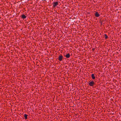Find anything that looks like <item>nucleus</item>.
I'll list each match as a JSON object with an SVG mask.
<instances>
[{"mask_svg": "<svg viewBox=\"0 0 121 121\" xmlns=\"http://www.w3.org/2000/svg\"><path fill=\"white\" fill-rule=\"evenodd\" d=\"M95 84V82L93 81H90L88 83L89 85L90 86H92Z\"/></svg>", "mask_w": 121, "mask_h": 121, "instance_id": "nucleus-1", "label": "nucleus"}, {"mask_svg": "<svg viewBox=\"0 0 121 121\" xmlns=\"http://www.w3.org/2000/svg\"><path fill=\"white\" fill-rule=\"evenodd\" d=\"M53 4V8H55L58 4V2H54Z\"/></svg>", "mask_w": 121, "mask_h": 121, "instance_id": "nucleus-2", "label": "nucleus"}, {"mask_svg": "<svg viewBox=\"0 0 121 121\" xmlns=\"http://www.w3.org/2000/svg\"><path fill=\"white\" fill-rule=\"evenodd\" d=\"M63 59V57L62 55H60L59 57V59L60 61H61Z\"/></svg>", "mask_w": 121, "mask_h": 121, "instance_id": "nucleus-3", "label": "nucleus"}, {"mask_svg": "<svg viewBox=\"0 0 121 121\" xmlns=\"http://www.w3.org/2000/svg\"><path fill=\"white\" fill-rule=\"evenodd\" d=\"M95 15V16L96 17H98L99 16V14L97 12H96Z\"/></svg>", "mask_w": 121, "mask_h": 121, "instance_id": "nucleus-4", "label": "nucleus"}, {"mask_svg": "<svg viewBox=\"0 0 121 121\" xmlns=\"http://www.w3.org/2000/svg\"><path fill=\"white\" fill-rule=\"evenodd\" d=\"M91 76L92 78L93 79H95V77L94 76V74L93 73L91 74Z\"/></svg>", "mask_w": 121, "mask_h": 121, "instance_id": "nucleus-5", "label": "nucleus"}, {"mask_svg": "<svg viewBox=\"0 0 121 121\" xmlns=\"http://www.w3.org/2000/svg\"><path fill=\"white\" fill-rule=\"evenodd\" d=\"M65 57L67 58H69L70 56V55L69 53H68L65 55Z\"/></svg>", "mask_w": 121, "mask_h": 121, "instance_id": "nucleus-6", "label": "nucleus"}, {"mask_svg": "<svg viewBox=\"0 0 121 121\" xmlns=\"http://www.w3.org/2000/svg\"><path fill=\"white\" fill-rule=\"evenodd\" d=\"M21 17L23 19H25L26 17V16H25V15L24 14H23V15H22L21 16Z\"/></svg>", "mask_w": 121, "mask_h": 121, "instance_id": "nucleus-7", "label": "nucleus"}, {"mask_svg": "<svg viewBox=\"0 0 121 121\" xmlns=\"http://www.w3.org/2000/svg\"><path fill=\"white\" fill-rule=\"evenodd\" d=\"M27 114H25L24 115V117H25V119H27Z\"/></svg>", "mask_w": 121, "mask_h": 121, "instance_id": "nucleus-8", "label": "nucleus"}, {"mask_svg": "<svg viewBox=\"0 0 121 121\" xmlns=\"http://www.w3.org/2000/svg\"><path fill=\"white\" fill-rule=\"evenodd\" d=\"M104 35H105V39H107L108 38V37L107 35L106 34H105Z\"/></svg>", "mask_w": 121, "mask_h": 121, "instance_id": "nucleus-9", "label": "nucleus"}]
</instances>
